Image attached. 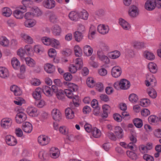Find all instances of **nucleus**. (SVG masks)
Instances as JSON below:
<instances>
[{
	"label": "nucleus",
	"instance_id": "nucleus-29",
	"mask_svg": "<svg viewBox=\"0 0 161 161\" xmlns=\"http://www.w3.org/2000/svg\"><path fill=\"white\" fill-rule=\"evenodd\" d=\"M3 15L6 17H9L12 14V12L10 8L5 7L3 8L2 10Z\"/></svg>",
	"mask_w": 161,
	"mask_h": 161
},
{
	"label": "nucleus",
	"instance_id": "nucleus-13",
	"mask_svg": "<svg viewBox=\"0 0 161 161\" xmlns=\"http://www.w3.org/2000/svg\"><path fill=\"white\" fill-rule=\"evenodd\" d=\"M38 141L39 143L42 146L46 145L49 143L47 137L43 135L40 136L38 137Z\"/></svg>",
	"mask_w": 161,
	"mask_h": 161
},
{
	"label": "nucleus",
	"instance_id": "nucleus-43",
	"mask_svg": "<svg viewBox=\"0 0 161 161\" xmlns=\"http://www.w3.org/2000/svg\"><path fill=\"white\" fill-rule=\"evenodd\" d=\"M56 93V96L59 100H63L64 98V95L61 90H59Z\"/></svg>",
	"mask_w": 161,
	"mask_h": 161
},
{
	"label": "nucleus",
	"instance_id": "nucleus-39",
	"mask_svg": "<svg viewBox=\"0 0 161 161\" xmlns=\"http://www.w3.org/2000/svg\"><path fill=\"white\" fill-rule=\"evenodd\" d=\"M141 105L143 107H147L150 104V100L147 98L142 99L140 101Z\"/></svg>",
	"mask_w": 161,
	"mask_h": 161
},
{
	"label": "nucleus",
	"instance_id": "nucleus-49",
	"mask_svg": "<svg viewBox=\"0 0 161 161\" xmlns=\"http://www.w3.org/2000/svg\"><path fill=\"white\" fill-rule=\"evenodd\" d=\"M75 97H74L73 99V103L71 104V108L73 109L74 108L73 107L72 105H74L75 106V107H78L79 105V99L77 96H76Z\"/></svg>",
	"mask_w": 161,
	"mask_h": 161
},
{
	"label": "nucleus",
	"instance_id": "nucleus-35",
	"mask_svg": "<svg viewBox=\"0 0 161 161\" xmlns=\"http://www.w3.org/2000/svg\"><path fill=\"white\" fill-rule=\"evenodd\" d=\"M120 56V53L118 51H115L109 54V57L112 59L118 58Z\"/></svg>",
	"mask_w": 161,
	"mask_h": 161
},
{
	"label": "nucleus",
	"instance_id": "nucleus-12",
	"mask_svg": "<svg viewBox=\"0 0 161 161\" xmlns=\"http://www.w3.org/2000/svg\"><path fill=\"white\" fill-rule=\"evenodd\" d=\"M97 31L101 34H105L107 33L109 31L108 27L104 25H99L97 27Z\"/></svg>",
	"mask_w": 161,
	"mask_h": 161
},
{
	"label": "nucleus",
	"instance_id": "nucleus-59",
	"mask_svg": "<svg viewBox=\"0 0 161 161\" xmlns=\"http://www.w3.org/2000/svg\"><path fill=\"white\" fill-rule=\"evenodd\" d=\"M153 133L157 137L161 138V129H155L153 132Z\"/></svg>",
	"mask_w": 161,
	"mask_h": 161
},
{
	"label": "nucleus",
	"instance_id": "nucleus-8",
	"mask_svg": "<svg viewBox=\"0 0 161 161\" xmlns=\"http://www.w3.org/2000/svg\"><path fill=\"white\" fill-rule=\"evenodd\" d=\"M146 80H145V84L147 86H148L150 85H155V80L154 77L151 75L147 74L146 76Z\"/></svg>",
	"mask_w": 161,
	"mask_h": 161
},
{
	"label": "nucleus",
	"instance_id": "nucleus-34",
	"mask_svg": "<svg viewBox=\"0 0 161 161\" xmlns=\"http://www.w3.org/2000/svg\"><path fill=\"white\" fill-rule=\"evenodd\" d=\"M80 18H81L85 20H86L87 19L88 16V14L87 11L84 9H83L79 14Z\"/></svg>",
	"mask_w": 161,
	"mask_h": 161
},
{
	"label": "nucleus",
	"instance_id": "nucleus-25",
	"mask_svg": "<svg viewBox=\"0 0 161 161\" xmlns=\"http://www.w3.org/2000/svg\"><path fill=\"white\" fill-rule=\"evenodd\" d=\"M84 52L87 56H90L93 52L92 49L89 46H85L84 47Z\"/></svg>",
	"mask_w": 161,
	"mask_h": 161
},
{
	"label": "nucleus",
	"instance_id": "nucleus-18",
	"mask_svg": "<svg viewBox=\"0 0 161 161\" xmlns=\"http://www.w3.org/2000/svg\"><path fill=\"white\" fill-rule=\"evenodd\" d=\"M45 70L48 73H52L55 71V67L50 64H47L44 66Z\"/></svg>",
	"mask_w": 161,
	"mask_h": 161
},
{
	"label": "nucleus",
	"instance_id": "nucleus-45",
	"mask_svg": "<svg viewBox=\"0 0 161 161\" xmlns=\"http://www.w3.org/2000/svg\"><path fill=\"white\" fill-rule=\"evenodd\" d=\"M86 84L90 87H93L95 84L94 81L92 77H88L87 78Z\"/></svg>",
	"mask_w": 161,
	"mask_h": 161
},
{
	"label": "nucleus",
	"instance_id": "nucleus-26",
	"mask_svg": "<svg viewBox=\"0 0 161 161\" xmlns=\"http://www.w3.org/2000/svg\"><path fill=\"white\" fill-rule=\"evenodd\" d=\"M148 67L150 71L153 73H155L157 71V66L155 63H151L149 64L148 65Z\"/></svg>",
	"mask_w": 161,
	"mask_h": 161
},
{
	"label": "nucleus",
	"instance_id": "nucleus-55",
	"mask_svg": "<svg viewBox=\"0 0 161 161\" xmlns=\"http://www.w3.org/2000/svg\"><path fill=\"white\" fill-rule=\"evenodd\" d=\"M78 67H77L75 65L73 64H71L69 67V70L70 72L72 73H75L78 69Z\"/></svg>",
	"mask_w": 161,
	"mask_h": 161
},
{
	"label": "nucleus",
	"instance_id": "nucleus-32",
	"mask_svg": "<svg viewBox=\"0 0 161 161\" xmlns=\"http://www.w3.org/2000/svg\"><path fill=\"white\" fill-rule=\"evenodd\" d=\"M26 64L29 66L33 67L35 66L36 63L34 60L30 57L26 58L25 59Z\"/></svg>",
	"mask_w": 161,
	"mask_h": 161
},
{
	"label": "nucleus",
	"instance_id": "nucleus-53",
	"mask_svg": "<svg viewBox=\"0 0 161 161\" xmlns=\"http://www.w3.org/2000/svg\"><path fill=\"white\" fill-rule=\"evenodd\" d=\"M52 40L53 41V42H51V43L50 45L55 48H58L59 45L58 41L53 38L52 39Z\"/></svg>",
	"mask_w": 161,
	"mask_h": 161
},
{
	"label": "nucleus",
	"instance_id": "nucleus-10",
	"mask_svg": "<svg viewBox=\"0 0 161 161\" xmlns=\"http://www.w3.org/2000/svg\"><path fill=\"white\" fill-rule=\"evenodd\" d=\"M120 88L122 89H127L130 86V83L129 81L125 79H122L120 80Z\"/></svg>",
	"mask_w": 161,
	"mask_h": 161
},
{
	"label": "nucleus",
	"instance_id": "nucleus-37",
	"mask_svg": "<svg viewBox=\"0 0 161 161\" xmlns=\"http://www.w3.org/2000/svg\"><path fill=\"white\" fill-rule=\"evenodd\" d=\"M73 92V91H71V90L68 89H66L64 90V93L70 99L73 98L76 96V95H74Z\"/></svg>",
	"mask_w": 161,
	"mask_h": 161
},
{
	"label": "nucleus",
	"instance_id": "nucleus-50",
	"mask_svg": "<svg viewBox=\"0 0 161 161\" xmlns=\"http://www.w3.org/2000/svg\"><path fill=\"white\" fill-rule=\"evenodd\" d=\"M108 137L111 140L115 141L117 139V137L114 133L111 132H108L106 134Z\"/></svg>",
	"mask_w": 161,
	"mask_h": 161
},
{
	"label": "nucleus",
	"instance_id": "nucleus-1",
	"mask_svg": "<svg viewBox=\"0 0 161 161\" xmlns=\"http://www.w3.org/2000/svg\"><path fill=\"white\" fill-rule=\"evenodd\" d=\"M27 119L26 114L23 112H19L16 115L15 120L17 123L20 124L26 120Z\"/></svg>",
	"mask_w": 161,
	"mask_h": 161
},
{
	"label": "nucleus",
	"instance_id": "nucleus-47",
	"mask_svg": "<svg viewBox=\"0 0 161 161\" xmlns=\"http://www.w3.org/2000/svg\"><path fill=\"white\" fill-rule=\"evenodd\" d=\"M126 154L132 159L136 160L137 158V156L136 154L132 151H127L126 152Z\"/></svg>",
	"mask_w": 161,
	"mask_h": 161
},
{
	"label": "nucleus",
	"instance_id": "nucleus-57",
	"mask_svg": "<svg viewBox=\"0 0 161 161\" xmlns=\"http://www.w3.org/2000/svg\"><path fill=\"white\" fill-rule=\"evenodd\" d=\"M99 47L101 50L103 51H106L108 50L109 47L105 43L101 42L100 43Z\"/></svg>",
	"mask_w": 161,
	"mask_h": 161
},
{
	"label": "nucleus",
	"instance_id": "nucleus-33",
	"mask_svg": "<svg viewBox=\"0 0 161 161\" xmlns=\"http://www.w3.org/2000/svg\"><path fill=\"white\" fill-rule=\"evenodd\" d=\"M133 123L137 128H140L142 125V120L139 118H136L134 119Z\"/></svg>",
	"mask_w": 161,
	"mask_h": 161
},
{
	"label": "nucleus",
	"instance_id": "nucleus-58",
	"mask_svg": "<svg viewBox=\"0 0 161 161\" xmlns=\"http://www.w3.org/2000/svg\"><path fill=\"white\" fill-rule=\"evenodd\" d=\"M35 104L39 108H42L45 105V103L43 100H37L35 103Z\"/></svg>",
	"mask_w": 161,
	"mask_h": 161
},
{
	"label": "nucleus",
	"instance_id": "nucleus-30",
	"mask_svg": "<svg viewBox=\"0 0 161 161\" xmlns=\"http://www.w3.org/2000/svg\"><path fill=\"white\" fill-rule=\"evenodd\" d=\"M91 132L93 136L95 138H98L101 136V132L96 127H93Z\"/></svg>",
	"mask_w": 161,
	"mask_h": 161
},
{
	"label": "nucleus",
	"instance_id": "nucleus-52",
	"mask_svg": "<svg viewBox=\"0 0 161 161\" xmlns=\"http://www.w3.org/2000/svg\"><path fill=\"white\" fill-rule=\"evenodd\" d=\"M75 65L78 67V69H80L83 66V63L81 58H77L75 60Z\"/></svg>",
	"mask_w": 161,
	"mask_h": 161
},
{
	"label": "nucleus",
	"instance_id": "nucleus-28",
	"mask_svg": "<svg viewBox=\"0 0 161 161\" xmlns=\"http://www.w3.org/2000/svg\"><path fill=\"white\" fill-rule=\"evenodd\" d=\"M32 14L33 16H38L41 15L42 13L39 8L37 7H34L31 9Z\"/></svg>",
	"mask_w": 161,
	"mask_h": 161
},
{
	"label": "nucleus",
	"instance_id": "nucleus-9",
	"mask_svg": "<svg viewBox=\"0 0 161 161\" xmlns=\"http://www.w3.org/2000/svg\"><path fill=\"white\" fill-rule=\"evenodd\" d=\"M22 128L23 130L25 132L29 133L32 130V126L30 123L26 122L23 123Z\"/></svg>",
	"mask_w": 161,
	"mask_h": 161
},
{
	"label": "nucleus",
	"instance_id": "nucleus-36",
	"mask_svg": "<svg viewBox=\"0 0 161 161\" xmlns=\"http://www.w3.org/2000/svg\"><path fill=\"white\" fill-rule=\"evenodd\" d=\"M35 22L34 19H29L26 20L25 22V25L26 27H31L34 26Z\"/></svg>",
	"mask_w": 161,
	"mask_h": 161
},
{
	"label": "nucleus",
	"instance_id": "nucleus-61",
	"mask_svg": "<svg viewBox=\"0 0 161 161\" xmlns=\"http://www.w3.org/2000/svg\"><path fill=\"white\" fill-rule=\"evenodd\" d=\"M64 77L66 80L69 81L71 80L72 76L70 73L67 72L64 74Z\"/></svg>",
	"mask_w": 161,
	"mask_h": 161
},
{
	"label": "nucleus",
	"instance_id": "nucleus-56",
	"mask_svg": "<svg viewBox=\"0 0 161 161\" xmlns=\"http://www.w3.org/2000/svg\"><path fill=\"white\" fill-rule=\"evenodd\" d=\"M26 53L25 50L24 49H20L17 52V54L19 55L21 58L23 59V58L25 59V58L24 57Z\"/></svg>",
	"mask_w": 161,
	"mask_h": 161
},
{
	"label": "nucleus",
	"instance_id": "nucleus-20",
	"mask_svg": "<svg viewBox=\"0 0 161 161\" xmlns=\"http://www.w3.org/2000/svg\"><path fill=\"white\" fill-rule=\"evenodd\" d=\"M42 89L37 88L36 89L35 91L33 92L32 95L33 97L36 100H39L41 97Z\"/></svg>",
	"mask_w": 161,
	"mask_h": 161
},
{
	"label": "nucleus",
	"instance_id": "nucleus-51",
	"mask_svg": "<svg viewBox=\"0 0 161 161\" xmlns=\"http://www.w3.org/2000/svg\"><path fill=\"white\" fill-rule=\"evenodd\" d=\"M69 87L68 89L71 90V91L73 92L76 91L78 89V87L77 85L73 83H70L69 84Z\"/></svg>",
	"mask_w": 161,
	"mask_h": 161
},
{
	"label": "nucleus",
	"instance_id": "nucleus-5",
	"mask_svg": "<svg viewBox=\"0 0 161 161\" xmlns=\"http://www.w3.org/2000/svg\"><path fill=\"white\" fill-rule=\"evenodd\" d=\"M145 7L146 9L151 11L154 9L156 7L154 0H147Z\"/></svg>",
	"mask_w": 161,
	"mask_h": 161
},
{
	"label": "nucleus",
	"instance_id": "nucleus-21",
	"mask_svg": "<svg viewBox=\"0 0 161 161\" xmlns=\"http://www.w3.org/2000/svg\"><path fill=\"white\" fill-rule=\"evenodd\" d=\"M69 17L72 20L75 21L78 20L80 18L79 14L74 11L71 12L69 13Z\"/></svg>",
	"mask_w": 161,
	"mask_h": 161
},
{
	"label": "nucleus",
	"instance_id": "nucleus-38",
	"mask_svg": "<svg viewBox=\"0 0 161 161\" xmlns=\"http://www.w3.org/2000/svg\"><path fill=\"white\" fill-rule=\"evenodd\" d=\"M11 63L13 68L15 69H17L19 66L20 63L19 60L16 58H14L11 61Z\"/></svg>",
	"mask_w": 161,
	"mask_h": 161
},
{
	"label": "nucleus",
	"instance_id": "nucleus-7",
	"mask_svg": "<svg viewBox=\"0 0 161 161\" xmlns=\"http://www.w3.org/2000/svg\"><path fill=\"white\" fill-rule=\"evenodd\" d=\"M52 115L53 119L56 121H59L61 119V114L57 109H54L52 111Z\"/></svg>",
	"mask_w": 161,
	"mask_h": 161
},
{
	"label": "nucleus",
	"instance_id": "nucleus-2",
	"mask_svg": "<svg viewBox=\"0 0 161 161\" xmlns=\"http://www.w3.org/2000/svg\"><path fill=\"white\" fill-rule=\"evenodd\" d=\"M122 73L121 69L118 66L113 67L111 70V74L115 78H118L119 76Z\"/></svg>",
	"mask_w": 161,
	"mask_h": 161
},
{
	"label": "nucleus",
	"instance_id": "nucleus-14",
	"mask_svg": "<svg viewBox=\"0 0 161 161\" xmlns=\"http://www.w3.org/2000/svg\"><path fill=\"white\" fill-rule=\"evenodd\" d=\"M8 70L4 67H0V76L3 78L6 79L9 76Z\"/></svg>",
	"mask_w": 161,
	"mask_h": 161
},
{
	"label": "nucleus",
	"instance_id": "nucleus-4",
	"mask_svg": "<svg viewBox=\"0 0 161 161\" xmlns=\"http://www.w3.org/2000/svg\"><path fill=\"white\" fill-rule=\"evenodd\" d=\"M5 139L7 144L8 145L14 146L17 143V141L16 138L11 135L6 136Z\"/></svg>",
	"mask_w": 161,
	"mask_h": 161
},
{
	"label": "nucleus",
	"instance_id": "nucleus-62",
	"mask_svg": "<svg viewBox=\"0 0 161 161\" xmlns=\"http://www.w3.org/2000/svg\"><path fill=\"white\" fill-rule=\"evenodd\" d=\"M114 119L118 122H120L122 119V117L118 114L116 113L113 115Z\"/></svg>",
	"mask_w": 161,
	"mask_h": 161
},
{
	"label": "nucleus",
	"instance_id": "nucleus-19",
	"mask_svg": "<svg viewBox=\"0 0 161 161\" xmlns=\"http://www.w3.org/2000/svg\"><path fill=\"white\" fill-rule=\"evenodd\" d=\"M65 114L66 118L68 119H72L75 116L74 111L71 108H69L66 109Z\"/></svg>",
	"mask_w": 161,
	"mask_h": 161
},
{
	"label": "nucleus",
	"instance_id": "nucleus-6",
	"mask_svg": "<svg viewBox=\"0 0 161 161\" xmlns=\"http://www.w3.org/2000/svg\"><path fill=\"white\" fill-rule=\"evenodd\" d=\"M114 133L117 138L122 139L124 136L123 129L119 126H116L114 128Z\"/></svg>",
	"mask_w": 161,
	"mask_h": 161
},
{
	"label": "nucleus",
	"instance_id": "nucleus-15",
	"mask_svg": "<svg viewBox=\"0 0 161 161\" xmlns=\"http://www.w3.org/2000/svg\"><path fill=\"white\" fill-rule=\"evenodd\" d=\"M51 89L47 86H43L42 89V92L46 96L51 97L53 95V92L51 91Z\"/></svg>",
	"mask_w": 161,
	"mask_h": 161
},
{
	"label": "nucleus",
	"instance_id": "nucleus-40",
	"mask_svg": "<svg viewBox=\"0 0 161 161\" xmlns=\"http://www.w3.org/2000/svg\"><path fill=\"white\" fill-rule=\"evenodd\" d=\"M61 31V29L59 26L55 25L53 29V33L55 35H59Z\"/></svg>",
	"mask_w": 161,
	"mask_h": 161
},
{
	"label": "nucleus",
	"instance_id": "nucleus-11",
	"mask_svg": "<svg viewBox=\"0 0 161 161\" xmlns=\"http://www.w3.org/2000/svg\"><path fill=\"white\" fill-rule=\"evenodd\" d=\"M55 2L53 0H46L43 2V5L47 8L51 9L55 7Z\"/></svg>",
	"mask_w": 161,
	"mask_h": 161
},
{
	"label": "nucleus",
	"instance_id": "nucleus-48",
	"mask_svg": "<svg viewBox=\"0 0 161 161\" xmlns=\"http://www.w3.org/2000/svg\"><path fill=\"white\" fill-rule=\"evenodd\" d=\"M130 101L133 103H135L138 100L137 96L135 94H130L129 97Z\"/></svg>",
	"mask_w": 161,
	"mask_h": 161
},
{
	"label": "nucleus",
	"instance_id": "nucleus-63",
	"mask_svg": "<svg viewBox=\"0 0 161 161\" xmlns=\"http://www.w3.org/2000/svg\"><path fill=\"white\" fill-rule=\"evenodd\" d=\"M48 54L49 56L51 58H54L56 55V52L55 49L50 48L48 50Z\"/></svg>",
	"mask_w": 161,
	"mask_h": 161
},
{
	"label": "nucleus",
	"instance_id": "nucleus-46",
	"mask_svg": "<svg viewBox=\"0 0 161 161\" xmlns=\"http://www.w3.org/2000/svg\"><path fill=\"white\" fill-rule=\"evenodd\" d=\"M75 54L76 56L80 57L81 56L82 51L79 47L76 45L74 48Z\"/></svg>",
	"mask_w": 161,
	"mask_h": 161
},
{
	"label": "nucleus",
	"instance_id": "nucleus-60",
	"mask_svg": "<svg viewBox=\"0 0 161 161\" xmlns=\"http://www.w3.org/2000/svg\"><path fill=\"white\" fill-rule=\"evenodd\" d=\"M148 93L149 96L153 98H155L157 96V92L153 89L152 88Z\"/></svg>",
	"mask_w": 161,
	"mask_h": 161
},
{
	"label": "nucleus",
	"instance_id": "nucleus-42",
	"mask_svg": "<svg viewBox=\"0 0 161 161\" xmlns=\"http://www.w3.org/2000/svg\"><path fill=\"white\" fill-rule=\"evenodd\" d=\"M52 39L48 38L47 37H44L42 38V41L43 43L46 45H50L51 44V42H53V41L52 40Z\"/></svg>",
	"mask_w": 161,
	"mask_h": 161
},
{
	"label": "nucleus",
	"instance_id": "nucleus-3",
	"mask_svg": "<svg viewBox=\"0 0 161 161\" xmlns=\"http://www.w3.org/2000/svg\"><path fill=\"white\" fill-rule=\"evenodd\" d=\"M12 120L10 119L4 118L1 121V127L4 129H8L11 125Z\"/></svg>",
	"mask_w": 161,
	"mask_h": 161
},
{
	"label": "nucleus",
	"instance_id": "nucleus-17",
	"mask_svg": "<svg viewBox=\"0 0 161 161\" xmlns=\"http://www.w3.org/2000/svg\"><path fill=\"white\" fill-rule=\"evenodd\" d=\"M97 56L99 58L101 61H103L106 63L109 62L108 58L106 56L104 55L102 51H97Z\"/></svg>",
	"mask_w": 161,
	"mask_h": 161
},
{
	"label": "nucleus",
	"instance_id": "nucleus-27",
	"mask_svg": "<svg viewBox=\"0 0 161 161\" xmlns=\"http://www.w3.org/2000/svg\"><path fill=\"white\" fill-rule=\"evenodd\" d=\"M23 13L20 10L17 9L13 12L14 16L17 19H22L23 17Z\"/></svg>",
	"mask_w": 161,
	"mask_h": 161
},
{
	"label": "nucleus",
	"instance_id": "nucleus-44",
	"mask_svg": "<svg viewBox=\"0 0 161 161\" xmlns=\"http://www.w3.org/2000/svg\"><path fill=\"white\" fill-rule=\"evenodd\" d=\"M145 57L147 59L152 60L155 58V56L154 54L149 52H147L144 53Z\"/></svg>",
	"mask_w": 161,
	"mask_h": 161
},
{
	"label": "nucleus",
	"instance_id": "nucleus-16",
	"mask_svg": "<svg viewBox=\"0 0 161 161\" xmlns=\"http://www.w3.org/2000/svg\"><path fill=\"white\" fill-rule=\"evenodd\" d=\"M129 14L131 17H135L138 14L136 7L135 6H132L130 7Z\"/></svg>",
	"mask_w": 161,
	"mask_h": 161
},
{
	"label": "nucleus",
	"instance_id": "nucleus-64",
	"mask_svg": "<svg viewBox=\"0 0 161 161\" xmlns=\"http://www.w3.org/2000/svg\"><path fill=\"white\" fill-rule=\"evenodd\" d=\"M143 158L147 161H153V157L147 154H144L143 156Z\"/></svg>",
	"mask_w": 161,
	"mask_h": 161
},
{
	"label": "nucleus",
	"instance_id": "nucleus-41",
	"mask_svg": "<svg viewBox=\"0 0 161 161\" xmlns=\"http://www.w3.org/2000/svg\"><path fill=\"white\" fill-rule=\"evenodd\" d=\"M1 45L5 47L8 45L9 44V41L8 39L4 36H2L0 38Z\"/></svg>",
	"mask_w": 161,
	"mask_h": 161
},
{
	"label": "nucleus",
	"instance_id": "nucleus-54",
	"mask_svg": "<svg viewBox=\"0 0 161 161\" xmlns=\"http://www.w3.org/2000/svg\"><path fill=\"white\" fill-rule=\"evenodd\" d=\"M58 17L54 14L51 13L49 15V20L51 22L55 23L57 21Z\"/></svg>",
	"mask_w": 161,
	"mask_h": 161
},
{
	"label": "nucleus",
	"instance_id": "nucleus-22",
	"mask_svg": "<svg viewBox=\"0 0 161 161\" xmlns=\"http://www.w3.org/2000/svg\"><path fill=\"white\" fill-rule=\"evenodd\" d=\"M21 36L23 39L28 43L31 44L33 42V40L31 36L25 33H22Z\"/></svg>",
	"mask_w": 161,
	"mask_h": 161
},
{
	"label": "nucleus",
	"instance_id": "nucleus-23",
	"mask_svg": "<svg viewBox=\"0 0 161 161\" xmlns=\"http://www.w3.org/2000/svg\"><path fill=\"white\" fill-rule=\"evenodd\" d=\"M119 23L124 29L127 30L130 28V26L128 23L121 18L119 19Z\"/></svg>",
	"mask_w": 161,
	"mask_h": 161
},
{
	"label": "nucleus",
	"instance_id": "nucleus-31",
	"mask_svg": "<svg viewBox=\"0 0 161 161\" xmlns=\"http://www.w3.org/2000/svg\"><path fill=\"white\" fill-rule=\"evenodd\" d=\"M74 37L76 41L79 42L82 39L83 36L80 31H76L74 33Z\"/></svg>",
	"mask_w": 161,
	"mask_h": 161
},
{
	"label": "nucleus",
	"instance_id": "nucleus-24",
	"mask_svg": "<svg viewBox=\"0 0 161 161\" xmlns=\"http://www.w3.org/2000/svg\"><path fill=\"white\" fill-rule=\"evenodd\" d=\"M28 113L32 117H35L37 115V109L33 107H29L27 110Z\"/></svg>",
	"mask_w": 161,
	"mask_h": 161
}]
</instances>
